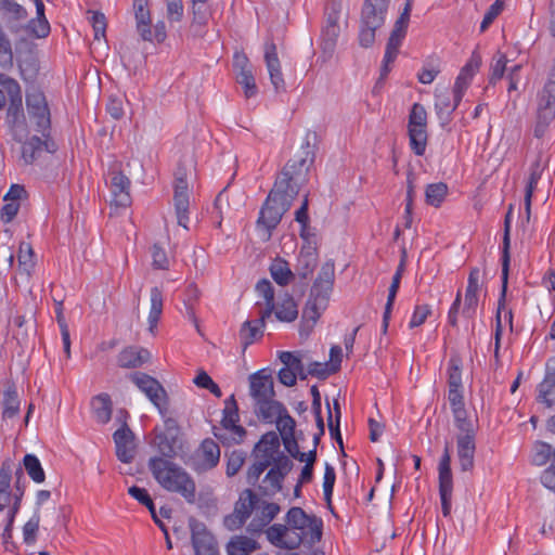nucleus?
<instances>
[{
    "instance_id": "obj_1",
    "label": "nucleus",
    "mask_w": 555,
    "mask_h": 555,
    "mask_svg": "<svg viewBox=\"0 0 555 555\" xmlns=\"http://www.w3.org/2000/svg\"><path fill=\"white\" fill-rule=\"evenodd\" d=\"M335 281V263L330 259L325 261L317 279L314 280L309 298L302 310L299 334L301 337H308L312 332L317 321L326 309Z\"/></svg>"
},
{
    "instance_id": "obj_2",
    "label": "nucleus",
    "mask_w": 555,
    "mask_h": 555,
    "mask_svg": "<svg viewBox=\"0 0 555 555\" xmlns=\"http://www.w3.org/2000/svg\"><path fill=\"white\" fill-rule=\"evenodd\" d=\"M149 469L155 480L167 491L179 493L188 503L196 499V486L193 478L178 464L163 457H151Z\"/></svg>"
},
{
    "instance_id": "obj_3",
    "label": "nucleus",
    "mask_w": 555,
    "mask_h": 555,
    "mask_svg": "<svg viewBox=\"0 0 555 555\" xmlns=\"http://www.w3.org/2000/svg\"><path fill=\"white\" fill-rule=\"evenodd\" d=\"M482 57L479 53L473 52L469 61L461 69L453 88V101L447 88L437 89L435 94V109L442 127L449 124L452 113L455 111L472 78L481 66Z\"/></svg>"
},
{
    "instance_id": "obj_4",
    "label": "nucleus",
    "mask_w": 555,
    "mask_h": 555,
    "mask_svg": "<svg viewBox=\"0 0 555 555\" xmlns=\"http://www.w3.org/2000/svg\"><path fill=\"white\" fill-rule=\"evenodd\" d=\"M283 182H275L269 192L257 220L258 228L262 231V240L269 241L273 230L279 225L285 212H287L296 198V192L284 190Z\"/></svg>"
},
{
    "instance_id": "obj_5",
    "label": "nucleus",
    "mask_w": 555,
    "mask_h": 555,
    "mask_svg": "<svg viewBox=\"0 0 555 555\" xmlns=\"http://www.w3.org/2000/svg\"><path fill=\"white\" fill-rule=\"evenodd\" d=\"M318 134L314 131H308L301 145L299 154L289 159L284 166L280 177L275 182H283L284 190L299 192V185L305 181L309 168L315 159V141Z\"/></svg>"
},
{
    "instance_id": "obj_6",
    "label": "nucleus",
    "mask_w": 555,
    "mask_h": 555,
    "mask_svg": "<svg viewBox=\"0 0 555 555\" xmlns=\"http://www.w3.org/2000/svg\"><path fill=\"white\" fill-rule=\"evenodd\" d=\"M390 0H364L360 15L359 43L370 48L375 42L376 31L386 21Z\"/></svg>"
},
{
    "instance_id": "obj_7",
    "label": "nucleus",
    "mask_w": 555,
    "mask_h": 555,
    "mask_svg": "<svg viewBox=\"0 0 555 555\" xmlns=\"http://www.w3.org/2000/svg\"><path fill=\"white\" fill-rule=\"evenodd\" d=\"M240 414L238 406L234 395H231L224 401V409L222 411L221 426L224 433L214 431L215 437L223 444H240L246 437V429L238 425Z\"/></svg>"
},
{
    "instance_id": "obj_8",
    "label": "nucleus",
    "mask_w": 555,
    "mask_h": 555,
    "mask_svg": "<svg viewBox=\"0 0 555 555\" xmlns=\"http://www.w3.org/2000/svg\"><path fill=\"white\" fill-rule=\"evenodd\" d=\"M26 108L35 131L43 138L51 135V113L44 93L40 90L27 92Z\"/></svg>"
},
{
    "instance_id": "obj_9",
    "label": "nucleus",
    "mask_w": 555,
    "mask_h": 555,
    "mask_svg": "<svg viewBox=\"0 0 555 555\" xmlns=\"http://www.w3.org/2000/svg\"><path fill=\"white\" fill-rule=\"evenodd\" d=\"M427 112L420 103H414L409 115V139L411 150L415 155L422 156L427 145Z\"/></svg>"
},
{
    "instance_id": "obj_10",
    "label": "nucleus",
    "mask_w": 555,
    "mask_h": 555,
    "mask_svg": "<svg viewBox=\"0 0 555 555\" xmlns=\"http://www.w3.org/2000/svg\"><path fill=\"white\" fill-rule=\"evenodd\" d=\"M129 378L164 416L168 410V395L163 385L156 378L143 372H133L129 375Z\"/></svg>"
},
{
    "instance_id": "obj_11",
    "label": "nucleus",
    "mask_w": 555,
    "mask_h": 555,
    "mask_svg": "<svg viewBox=\"0 0 555 555\" xmlns=\"http://www.w3.org/2000/svg\"><path fill=\"white\" fill-rule=\"evenodd\" d=\"M57 149L59 146L51 135L47 138L31 135L21 144L20 162L25 166L33 165L44 152L54 154Z\"/></svg>"
},
{
    "instance_id": "obj_12",
    "label": "nucleus",
    "mask_w": 555,
    "mask_h": 555,
    "mask_svg": "<svg viewBox=\"0 0 555 555\" xmlns=\"http://www.w3.org/2000/svg\"><path fill=\"white\" fill-rule=\"evenodd\" d=\"M189 527L195 555H219L218 543L204 522L191 517Z\"/></svg>"
},
{
    "instance_id": "obj_13",
    "label": "nucleus",
    "mask_w": 555,
    "mask_h": 555,
    "mask_svg": "<svg viewBox=\"0 0 555 555\" xmlns=\"http://www.w3.org/2000/svg\"><path fill=\"white\" fill-rule=\"evenodd\" d=\"M175 193H173V203L177 215L178 224L188 229L189 221V186L186 181V172L183 167H178L175 173V184H173Z\"/></svg>"
},
{
    "instance_id": "obj_14",
    "label": "nucleus",
    "mask_w": 555,
    "mask_h": 555,
    "mask_svg": "<svg viewBox=\"0 0 555 555\" xmlns=\"http://www.w3.org/2000/svg\"><path fill=\"white\" fill-rule=\"evenodd\" d=\"M555 119V85L543 88L539 103L534 137L542 138L551 122Z\"/></svg>"
},
{
    "instance_id": "obj_15",
    "label": "nucleus",
    "mask_w": 555,
    "mask_h": 555,
    "mask_svg": "<svg viewBox=\"0 0 555 555\" xmlns=\"http://www.w3.org/2000/svg\"><path fill=\"white\" fill-rule=\"evenodd\" d=\"M464 428L465 429H459L460 434L456 436V449L461 469L468 472L474 467L476 429L474 423L467 424Z\"/></svg>"
},
{
    "instance_id": "obj_16",
    "label": "nucleus",
    "mask_w": 555,
    "mask_h": 555,
    "mask_svg": "<svg viewBox=\"0 0 555 555\" xmlns=\"http://www.w3.org/2000/svg\"><path fill=\"white\" fill-rule=\"evenodd\" d=\"M286 524L289 528L300 530L304 538L306 530L309 529L312 538L320 539L322 535V521L315 516L308 515L301 507H292L286 514Z\"/></svg>"
},
{
    "instance_id": "obj_17",
    "label": "nucleus",
    "mask_w": 555,
    "mask_h": 555,
    "mask_svg": "<svg viewBox=\"0 0 555 555\" xmlns=\"http://www.w3.org/2000/svg\"><path fill=\"white\" fill-rule=\"evenodd\" d=\"M249 393L255 403L275 397L274 382L268 369H262L249 376Z\"/></svg>"
},
{
    "instance_id": "obj_18",
    "label": "nucleus",
    "mask_w": 555,
    "mask_h": 555,
    "mask_svg": "<svg viewBox=\"0 0 555 555\" xmlns=\"http://www.w3.org/2000/svg\"><path fill=\"white\" fill-rule=\"evenodd\" d=\"M264 62L274 90L276 92L285 91V81L281 70L276 44L272 39H268L264 43Z\"/></svg>"
},
{
    "instance_id": "obj_19",
    "label": "nucleus",
    "mask_w": 555,
    "mask_h": 555,
    "mask_svg": "<svg viewBox=\"0 0 555 555\" xmlns=\"http://www.w3.org/2000/svg\"><path fill=\"white\" fill-rule=\"evenodd\" d=\"M485 271H480L478 268H474L468 276L467 287L464 298V307L462 313L466 318H473L477 311L479 298L478 291L480 287V281L485 276Z\"/></svg>"
},
{
    "instance_id": "obj_20",
    "label": "nucleus",
    "mask_w": 555,
    "mask_h": 555,
    "mask_svg": "<svg viewBox=\"0 0 555 555\" xmlns=\"http://www.w3.org/2000/svg\"><path fill=\"white\" fill-rule=\"evenodd\" d=\"M288 530L285 525L274 524L267 529V539L275 546L296 550L302 543V537L297 532L288 533Z\"/></svg>"
},
{
    "instance_id": "obj_21",
    "label": "nucleus",
    "mask_w": 555,
    "mask_h": 555,
    "mask_svg": "<svg viewBox=\"0 0 555 555\" xmlns=\"http://www.w3.org/2000/svg\"><path fill=\"white\" fill-rule=\"evenodd\" d=\"M114 442L116 446V456L122 463H131L134 459V434L129 428L127 423L117 429L114 435Z\"/></svg>"
},
{
    "instance_id": "obj_22",
    "label": "nucleus",
    "mask_w": 555,
    "mask_h": 555,
    "mask_svg": "<svg viewBox=\"0 0 555 555\" xmlns=\"http://www.w3.org/2000/svg\"><path fill=\"white\" fill-rule=\"evenodd\" d=\"M339 9L333 3L325 14V24L322 28V44L324 51L332 52L336 46L337 38L340 34L338 24Z\"/></svg>"
},
{
    "instance_id": "obj_23",
    "label": "nucleus",
    "mask_w": 555,
    "mask_h": 555,
    "mask_svg": "<svg viewBox=\"0 0 555 555\" xmlns=\"http://www.w3.org/2000/svg\"><path fill=\"white\" fill-rule=\"evenodd\" d=\"M0 82L5 89L10 100L8 118L15 124L18 118L23 116L21 87L15 79L3 75L0 76Z\"/></svg>"
},
{
    "instance_id": "obj_24",
    "label": "nucleus",
    "mask_w": 555,
    "mask_h": 555,
    "mask_svg": "<svg viewBox=\"0 0 555 555\" xmlns=\"http://www.w3.org/2000/svg\"><path fill=\"white\" fill-rule=\"evenodd\" d=\"M111 191L113 194V203L117 207H127L131 204L130 197V180L121 171L113 169L109 171Z\"/></svg>"
},
{
    "instance_id": "obj_25",
    "label": "nucleus",
    "mask_w": 555,
    "mask_h": 555,
    "mask_svg": "<svg viewBox=\"0 0 555 555\" xmlns=\"http://www.w3.org/2000/svg\"><path fill=\"white\" fill-rule=\"evenodd\" d=\"M134 17L137 31L144 41L153 42L151 13L147 8V0H134Z\"/></svg>"
},
{
    "instance_id": "obj_26",
    "label": "nucleus",
    "mask_w": 555,
    "mask_h": 555,
    "mask_svg": "<svg viewBox=\"0 0 555 555\" xmlns=\"http://www.w3.org/2000/svg\"><path fill=\"white\" fill-rule=\"evenodd\" d=\"M150 358L151 353L144 348L127 347L119 352L117 363L120 367L135 369L146 363Z\"/></svg>"
},
{
    "instance_id": "obj_27",
    "label": "nucleus",
    "mask_w": 555,
    "mask_h": 555,
    "mask_svg": "<svg viewBox=\"0 0 555 555\" xmlns=\"http://www.w3.org/2000/svg\"><path fill=\"white\" fill-rule=\"evenodd\" d=\"M403 271H404V262L401 261L400 264L398 266L393 276H392V281H391V284H390L389 289H388V296H387V301H386V305H385V310H384V314H383V324H382V332L384 334L387 333V330H388V326H389L391 311H392V308H393V304H395V300H396L397 293H398L399 287H400V283H401Z\"/></svg>"
},
{
    "instance_id": "obj_28",
    "label": "nucleus",
    "mask_w": 555,
    "mask_h": 555,
    "mask_svg": "<svg viewBox=\"0 0 555 555\" xmlns=\"http://www.w3.org/2000/svg\"><path fill=\"white\" fill-rule=\"evenodd\" d=\"M317 263V246H302L297 260L296 274L301 280H307L314 271Z\"/></svg>"
},
{
    "instance_id": "obj_29",
    "label": "nucleus",
    "mask_w": 555,
    "mask_h": 555,
    "mask_svg": "<svg viewBox=\"0 0 555 555\" xmlns=\"http://www.w3.org/2000/svg\"><path fill=\"white\" fill-rule=\"evenodd\" d=\"M448 400L450 402L454 423L457 429H465L464 426L473 424V422L466 417L462 388H449Z\"/></svg>"
},
{
    "instance_id": "obj_30",
    "label": "nucleus",
    "mask_w": 555,
    "mask_h": 555,
    "mask_svg": "<svg viewBox=\"0 0 555 555\" xmlns=\"http://www.w3.org/2000/svg\"><path fill=\"white\" fill-rule=\"evenodd\" d=\"M256 292L264 299L266 307L260 311L259 318L257 319V322L263 325L275 309L274 288L269 280L262 279L256 284Z\"/></svg>"
},
{
    "instance_id": "obj_31",
    "label": "nucleus",
    "mask_w": 555,
    "mask_h": 555,
    "mask_svg": "<svg viewBox=\"0 0 555 555\" xmlns=\"http://www.w3.org/2000/svg\"><path fill=\"white\" fill-rule=\"evenodd\" d=\"M13 475V462L4 460L0 467V512L10 505L12 500L11 481Z\"/></svg>"
},
{
    "instance_id": "obj_32",
    "label": "nucleus",
    "mask_w": 555,
    "mask_h": 555,
    "mask_svg": "<svg viewBox=\"0 0 555 555\" xmlns=\"http://www.w3.org/2000/svg\"><path fill=\"white\" fill-rule=\"evenodd\" d=\"M286 410L285 405L274 398L261 400L255 403V413L266 423L275 422Z\"/></svg>"
},
{
    "instance_id": "obj_33",
    "label": "nucleus",
    "mask_w": 555,
    "mask_h": 555,
    "mask_svg": "<svg viewBox=\"0 0 555 555\" xmlns=\"http://www.w3.org/2000/svg\"><path fill=\"white\" fill-rule=\"evenodd\" d=\"M509 229L506 224L505 233L503 237V256H502V294L501 298L499 300V307H498V313H496V320H498V327L501 326V309L504 308L505 305V293L507 287V278H508V267H509Z\"/></svg>"
},
{
    "instance_id": "obj_34",
    "label": "nucleus",
    "mask_w": 555,
    "mask_h": 555,
    "mask_svg": "<svg viewBox=\"0 0 555 555\" xmlns=\"http://www.w3.org/2000/svg\"><path fill=\"white\" fill-rule=\"evenodd\" d=\"M275 318L281 322H293L298 317V306L292 295L285 294L273 310Z\"/></svg>"
},
{
    "instance_id": "obj_35",
    "label": "nucleus",
    "mask_w": 555,
    "mask_h": 555,
    "mask_svg": "<svg viewBox=\"0 0 555 555\" xmlns=\"http://www.w3.org/2000/svg\"><path fill=\"white\" fill-rule=\"evenodd\" d=\"M258 548V542L246 535H235L227 544L228 555H249Z\"/></svg>"
},
{
    "instance_id": "obj_36",
    "label": "nucleus",
    "mask_w": 555,
    "mask_h": 555,
    "mask_svg": "<svg viewBox=\"0 0 555 555\" xmlns=\"http://www.w3.org/2000/svg\"><path fill=\"white\" fill-rule=\"evenodd\" d=\"M3 418H12L20 412V399L16 390V386L13 382H8L5 390L3 392Z\"/></svg>"
},
{
    "instance_id": "obj_37",
    "label": "nucleus",
    "mask_w": 555,
    "mask_h": 555,
    "mask_svg": "<svg viewBox=\"0 0 555 555\" xmlns=\"http://www.w3.org/2000/svg\"><path fill=\"white\" fill-rule=\"evenodd\" d=\"M259 503L258 495L251 489H245L234 505V512L248 519Z\"/></svg>"
},
{
    "instance_id": "obj_38",
    "label": "nucleus",
    "mask_w": 555,
    "mask_h": 555,
    "mask_svg": "<svg viewBox=\"0 0 555 555\" xmlns=\"http://www.w3.org/2000/svg\"><path fill=\"white\" fill-rule=\"evenodd\" d=\"M177 443L178 436L158 433L155 437V444L158 452L162 454L160 457L165 460H171L177 456Z\"/></svg>"
},
{
    "instance_id": "obj_39",
    "label": "nucleus",
    "mask_w": 555,
    "mask_h": 555,
    "mask_svg": "<svg viewBox=\"0 0 555 555\" xmlns=\"http://www.w3.org/2000/svg\"><path fill=\"white\" fill-rule=\"evenodd\" d=\"M285 478L275 472L272 467L266 474L262 483L259 486L261 495L272 498L282 490V483Z\"/></svg>"
},
{
    "instance_id": "obj_40",
    "label": "nucleus",
    "mask_w": 555,
    "mask_h": 555,
    "mask_svg": "<svg viewBox=\"0 0 555 555\" xmlns=\"http://www.w3.org/2000/svg\"><path fill=\"white\" fill-rule=\"evenodd\" d=\"M270 273L272 279L281 286H286L295 273L289 269V264L282 258H276L270 266Z\"/></svg>"
},
{
    "instance_id": "obj_41",
    "label": "nucleus",
    "mask_w": 555,
    "mask_h": 555,
    "mask_svg": "<svg viewBox=\"0 0 555 555\" xmlns=\"http://www.w3.org/2000/svg\"><path fill=\"white\" fill-rule=\"evenodd\" d=\"M201 454L205 469H211L219 463L220 448L212 439H205L201 444Z\"/></svg>"
},
{
    "instance_id": "obj_42",
    "label": "nucleus",
    "mask_w": 555,
    "mask_h": 555,
    "mask_svg": "<svg viewBox=\"0 0 555 555\" xmlns=\"http://www.w3.org/2000/svg\"><path fill=\"white\" fill-rule=\"evenodd\" d=\"M163 312V294L162 291L155 286L151 289V309L149 313V331L154 333L157 323Z\"/></svg>"
},
{
    "instance_id": "obj_43",
    "label": "nucleus",
    "mask_w": 555,
    "mask_h": 555,
    "mask_svg": "<svg viewBox=\"0 0 555 555\" xmlns=\"http://www.w3.org/2000/svg\"><path fill=\"white\" fill-rule=\"evenodd\" d=\"M555 457V448L544 441H535L532 447L531 463L537 466L545 465Z\"/></svg>"
},
{
    "instance_id": "obj_44",
    "label": "nucleus",
    "mask_w": 555,
    "mask_h": 555,
    "mask_svg": "<svg viewBox=\"0 0 555 555\" xmlns=\"http://www.w3.org/2000/svg\"><path fill=\"white\" fill-rule=\"evenodd\" d=\"M96 420L105 424L112 417V400L107 393L98 395L92 402Z\"/></svg>"
},
{
    "instance_id": "obj_45",
    "label": "nucleus",
    "mask_w": 555,
    "mask_h": 555,
    "mask_svg": "<svg viewBox=\"0 0 555 555\" xmlns=\"http://www.w3.org/2000/svg\"><path fill=\"white\" fill-rule=\"evenodd\" d=\"M409 21L410 17L406 16V11L402 12L395 23L393 29L391 30V34L386 46H389V48L397 49L401 47L402 40L404 39L406 34Z\"/></svg>"
},
{
    "instance_id": "obj_46",
    "label": "nucleus",
    "mask_w": 555,
    "mask_h": 555,
    "mask_svg": "<svg viewBox=\"0 0 555 555\" xmlns=\"http://www.w3.org/2000/svg\"><path fill=\"white\" fill-rule=\"evenodd\" d=\"M23 467L34 482L42 483L46 480L42 465L35 454L28 453L24 456Z\"/></svg>"
},
{
    "instance_id": "obj_47",
    "label": "nucleus",
    "mask_w": 555,
    "mask_h": 555,
    "mask_svg": "<svg viewBox=\"0 0 555 555\" xmlns=\"http://www.w3.org/2000/svg\"><path fill=\"white\" fill-rule=\"evenodd\" d=\"M448 386L449 388H463L462 359L457 353H453L448 363Z\"/></svg>"
},
{
    "instance_id": "obj_48",
    "label": "nucleus",
    "mask_w": 555,
    "mask_h": 555,
    "mask_svg": "<svg viewBox=\"0 0 555 555\" xmlns=\"http://www.w3.org/2000/svg\"><path fill=\"white\" fill-rule=\"evenodd\" d=\"M448 194V185L443 182L431 183L426 186V203L434 207H439Z\"/></svg>"
},
{
    "instance_id": "obj_49",
    "label": "nucleus",
    "mask_w": 555,
    "mask_h": 555,
    "mask_svg": "<svg viewBox=\"0 0 555 555\" xmlns=\"http://www.w3.org/2000/svg\"><path fill=\"white\" fill-rule=\"evenodd\" d=\"M263 325L256 321H245L240 330V337L242 340V345L244 350L254 343L256 337L262 335Z\"/></svg>"
},
{
    "instance_id": "obj_50",
    "label": "nucleus",
    "mask_w": 555,
    "mask_h": 555,
    "mask_svg": "<svg viewBox=\"0 0 555 555\" xmlns=\"http://www.w3.org/2000/svg\"><path fill=\"white\" fill-rule=\"evenodd\" d=\"M439 485H453L452 470H451V449L450 443L446 442L443 453L439 461Z\"/></svg>"
},
{
    "instance_id": "obj_51",
    "label": "nucleus",
    "mask_w": 555,
    "mask_h": 555,
    "mask_svg": "<svg viewBox=\"0 0 555 555\" xmlns=\"http://www.w3.org/2000/svg\"><path fill=\"white\" fill-rule=\"evenodd\" d=\"M0 12L13 21H23L28 15L26 9L14 0H0Z\"/></svg>"
},
{
    "instance_id": "obj_52",
    "label": "nucleus",
    "mask_w": 555,
    "mask_h": 555,
    "mask_svg": "<svg viewBox=\"0 0 555 555\" xmlns=\"http://www.w3.org/2000/svg\"><path fill=\"white\" fill-rule=\"evenodd\" d=\"M17 258L20 267L23 269V271L29 274L36 264L35 254L29 243L22 242L20 244Z\"/></svg>"
},
{
    "instance_id": "obj_53",
    "label": "nucleus",
    "mask_w": 555,
    "mask_h": 555,
    "mask_svg": "<svg viewBox=\"0 0 555 555\" xmlns=\"http://www.w3.org/2000/svg\"><path fill=\"white\" fill-rule=\"evenodd\" d=\"M40 524V512L35 508L33 516L23 527V539L27 545H31L37 540V532Z\"/></svg>"
},
{
    "instance_id": "obj_54",
    "label": "nucleus",
    "mask_w": 555,
    "mask_h": 555,
    "mask_svg": "<svg viewBox=\"0 0 555 555\" xmlns=\"http://www.w3.org/2000/svg\"><path fill=\"white\" fill-rule=\"evenodd\" d=\"M236 81L243 87L244 94L247 99L255 96L257 94L258 88L256 85L253 70L236 73Z\"/></svg>"
},
{
    "instance_id": "obj_55",
    "label": "nucleus",
    "mask_w": 555,
    "mask_h": 555,
    "mask_svg": "<svg viewBox=\"0 0 555 555\" xmlns=\"http://www.w3.org/2000/svg\"><path fill=\"white\" fill-rule=\"evenodd\" d=\"M336 480V473L334 467L326 463L324 468V477H323V494L324 500L331 506V500L333 495L334 485Z\"/></svg>"
},
{
    "instance_id": "obj_56",
    "label": "nucleus",
    "mask_w": 555,
    "mask_h": 555,
    "mask_svg": "<svg viewBox=\"0 0 555 555\" xmlns=\"http://www.w3.org/2000/svg\"><path fill=\"white\" fill-rule=\"evenodd\" d=\"M193 382L197 387L209 390L217 398L222 396L220 387L203 370L197 373Z\"/></svg>"
},
{
    "instance_id": "obj_57",
    "label": "nucleus",
    "mask_w": 555,
    "mask_h": 555,
    "mask_svg": "<svg viewBox=\"0 0 555 555\" xmlns=\"http://www.w3.org/2000/svg\"><path fill=\"white\" fill-rule=\"evenodd\" d=\"M275 424L281 437L296 434V421L289 415L287 409L279 416Z\"/></svg>"
},
{
    "instance_id": "obj_58",
    "label": "nucleus",
    "mask_w": 555,
    "mask_h": 555,
    "mask_svg": "<svg viewBox=\"0 0 555 555\" xmlns=\"http://www.w3.org/2000/svg\"><path fill=\"white\" fill-rule=\"evenodd\" d=\"M555 388V376L547 378V376H544V379L542 383L538 386V400L545 403L547 408H552L554 404V400L548 399L547 396L551 393V391Z\"/></svg>"
},
{
    "instance_id": "obj_59",
    "label": "nucleus",
    "mask_w": 555,
    "mask_h": 555,
    "mask_svg": "<svg viewBox=\"0 0 555 555\" xmlns=\"http://www.w3.org/2000/svg\"><path fill=\"white\" fill-rule=\"evenodd\" d=\"M257 513L259 516L269 525L275 516L280 513L281 507L276 503H269L266 501H260L257 505Z\"/></svg>"
},
{
    "instance_id": "obj_60",
    "label": "nucleus",
    "mask_w": 555,
    "mask_h": 555,
    "mask_svg": "<svg viewBox=\"0 0 555 555\" xmlns=\"http://www.w3.org/2000/svg\"><path fill=\"white\" fill-rule=\"evenodd\" d=\"M245 452L240 450H235L229 455L225 470L229 477H232L238 473L245 462Z\"/></svg>"
},
{
    "instance_id": "obj_61",
    "label": "nucleus",
    "mask_w": 555,
    "mask_h": 555,
    "mask_svg": "<svg viewBox=\"0 0 555 555\" xmlns=\"http://www.w3.org/2000/svg\"><path fill=\"white\" fill-rule=\"evenodd\" d=\"M26 28L37 38H46L50 34V24L47 18H31Z\"/></svg>"
},
{
    "instance_id": "obj_62",
    "label": "nucleus",
    "mask_w": 555,
    "mask_h": 555,
    "mask_svg": "<svg viewBox=\"0 0 555 555\" xmlns=\"http://www.w3.org/2000/svg\"><path fill=\"white\" fill-rule=\"evenodd\" d=\"M281 439L285 450L289 453V455L299 462H304L305 452L299 450L298 438L296 437V434L281 437Z\"/></svg>"
},
{
    "instance_id": "obj_63",
    "label": "nucleus",
    "mask_w": 555,
    "mask_h": 555,
    "mask_svg": "<svg viewBox=\"0 0 555 555\" xmlns=\"http://www.w3.org/2000/svg\"><path fill=\"white\" fill-rule=\"evenodd\" d=\"M90 23L94 31V39L100 40L101 38H105L107 26L105 15L101 12H92Z\"/></svg>"
},
{
    "instance_id": "obj_64",
    "label": "nucleus",
    "mask_w": 555,
    "mask_h": 555,
    "mask_svg": "<svg viewBox=\"0 0 555 555\" xmlns=\"http://www.w3.org/2000/svg\"><path fill=\"white\" fill-rule=\"evenodd\" d=\"M280 361L294 371L295 373L297 371H301V367L304 366L302 360L299 357V354L291 351H281L279 354Z\"/></svg>"
}]
</instances>
